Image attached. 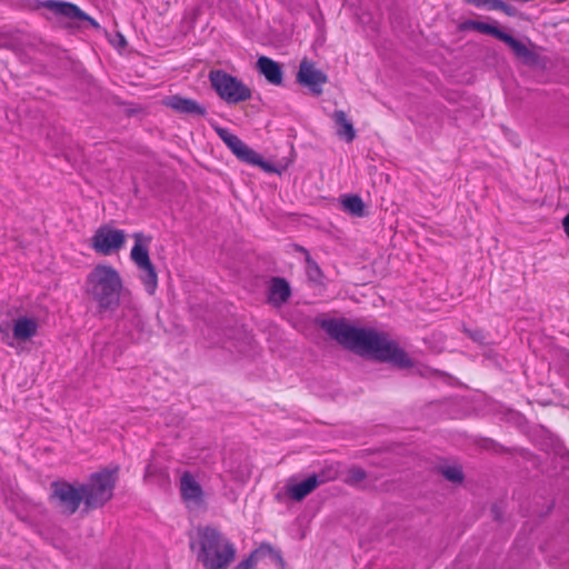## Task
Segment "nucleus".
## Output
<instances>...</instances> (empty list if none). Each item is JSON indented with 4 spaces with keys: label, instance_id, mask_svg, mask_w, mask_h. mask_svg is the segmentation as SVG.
<instances>
[{
    "label": "nucleus",
    "instance_id": "26",
    "mask_svg": "<svg viewBox=\"0 0 569 569\" xmlns=\"http://www.w3.org/2000/svg\"><path fill=\"white\" fill-rule=\"evenodd\" d=\"M349 477L351 480H353L355 482H359L361 480H363L366 478V473L362 469L360 468H352L350 471H349Z\"/></svg>",
    "mask_w": 569,
    "mask_h": 569
},
{
    "label": "nucleus",
    "instance_id": "11",
    "mask_svg": "<svg viewBox=\"0 0 569 569\" xmlns=\"http://www.w3.org/2000/svg\"><path fill=\"white\" fill-rule=\"evenodd\" d=\"M299 83L307 86L315 94L322 92V84L327 82V76L317 69L312 62L302 60L297 74Z\"/></svg>",
    "mask_w": 569,
    "mask_h": 569
},
{
    "label": "nucleus",
    "instance_id": "5",
    "mask_svg": "<svg viewBox=\"0 0 569 569\" xmlns=\"http://www.w3.org/2000/svg\"><path fill=\"white\" fill-rule=\"evenodd\" d=\"M134 246L131 249L130 258L140 271L139 279L148 295H154L158 288V274L149 257V244L151 238L141 232L133 233Z\"/></svg>",
    "mask_w": 569,
    "mask_h": 569
},
{
    "label": "nucleus",
    "instance_id": "17",
    "mask_svg": "<svg viewBox=\"0 0 569 569\" xmlns=\"http://www.w3.org/2000/svg\"><path fill=\"white\" fill-rule=\"evenodd\" d=\"M291 295L289 283L282 278H272L269 284V302L273 306H281Z\"/></svg>",
    "mask_w": 569,
    "mask_h": 569
},
{
    "label": "nucleus",
    "instance_id": "3",
    "mask_svg": "<svg viewBox=\"0 0 569 569\" xmlns=\"http://www.w3.org/2000/svg\"><path fill=\"white\" fill-rule=\"evenodd\" d=\"M84 291L100 312L113 311L120 305L123 281L119 271L108 263H98L87 274Z\"/></svg>",
    "mask_w": 569,
    "mask_h": 569
},
{
    "label": "nucleus",
    "instance_id": "9",
    "mask_svg": "<svg viewBox=\"0 0 569 569\" xmlns=\"http://www.w3.org/2000/svg\"><path fill=\"white\" fill-rule=\"evenodd\" d=\"M53 497L59 500L60 508L63 513L72 515L77 511L83 495L80 488H74L67 482H54L52 485Z\"/></svg>",
    "mask_w": 569,
    "mask_h": 569
},
{
    "label": "nucleus",
    "instance_id": "8",
    "mask_svg": "<svg viewBox=\"0 0 569 569\" xmlns=\"http://www.w3.org/2000/svg\"><path fill=\"white\" fill-rule=\"evenodd\" d=\"M124 242L126 233L123 230L103 224L96 230L91 239V247L100 254L110 256L120 250Z\"/></svg>",
    "mask_w": 569,
    "mask_h": 569
},
{
    "label": "nucleus",
    "instance_id": "7",
    "mask_svg": "<svg viewBox=\"0 0 569 569\" xmlns=\"http://www.w3.org/2000/svg\"><path fill=\"white\" fill-rule=\"evenodd\" d=\"M214 131L240 161L261 167L264 170H270L262 157L244 143L238 136L230 132V130L227 128L216 127Z\"/></svg>",
    "mask_w": 569,
    "mask_h": 569
},
{
    "label": "nucleus",
    "instance_id": "18",
    "mask_svg": "<svg viewBox=\"0 0 569 569\" xmlns=\"http://www.w3.org/2000/svg\"><path fill=\"white\" fill-rule=\"evenodd\" d=\"M335 123L338 126L337 134L347 142H351L356 138L353 124L348 120L347 114L342 110H336L332 114Z\"/></svg>",
    "mask_w": 569,
    "mask_h": 569
},
{
    "label": "nucleus",
    "instance_id": "12",
    "mask_svg": "<svg viewBox=\"0 0 569 569\" xmlns=\"http://www.w3.org/2000/svg\"><path fill=\"white\" fill-rule=\"evenodd\" d=\"M41 6L57 16H62L74 20L87 21L94 28L99 27L94 19L89 17L86 12H83L79 7H77L73 3L57 0H47L42 2Z\"/></svg>",
    "mask_w": 569,
    "mask_h": 569
},
{
    "label": "nucleus",
    "instance_id": "10",
    "mask_svg": "<svg viewBox=\"0 0 569 569\" xmlns=\"http://www.w3.org/2000/svg\"><path fill=\"white\" fill-rule=\"evenodd\" d=\"M181 499L188 508H198L203 503V490L190 471H184L179 481Z\"/></svg>",
    "mask_w": 569,
    "mask_h": 569
},
{
    "label": "nucleus",
    "instance_id": "21",
    "mask_svg": "<svg viewBox=\"0 0 569 569\" xmlns=\"http://www.w3.org/2000/svg\"><path fill=\"white\" fill-rule=\"evenodd\" d=\"M273 549L269 545H261L259 548L253 550L246 559L240 561L234 569H254L260 558L271 555Z\"/></svg>",
    "mask_w": 569,
    "mask_h": 569
},
{
    "label": "nucleus",
    "instance_id": "24",
    "mask_svg": "<svg viewBox=\"0 0 569 569\" xmlns=\"http://www.w3.org/2000/svg\"><path fill=\"white\" fill-rule=\"evenodd\" d=\"M500 40L503 41L518 58L528 59L531 57V51L527 48V46L512 36L503 32Z\"/></svg>",
    "mask_w": 569,
    "mask_h": 569
},
{
    "label": "nucleus",
    "instance_id": "6",
    "mask_svg": "<svg viewBox=\"0 0 569 569\" xmlns=\"http://www.w3.org/2000/svg\"><path fill=\"white\" fill-rule=\"evenodd\" d=\"M209 81L219 98L229 104H237L251 98V90L241 80L223 70H211Z\"/></svg>",
    "mask_w": 569,
    "mask_h": 569
},
{
    "label": "nucleus",
    "instance_id": "1",
    "mask_svg": "<svg viewBox=\"0 0 569 569\" xmlns=\"http://www.w3.org/2000/svg\"><path fill=\"white\" fill-rule=\"evenodd\" d=\"M322 328L331 338L358 355L389 362L402 369L412 366L408 355L385 332L357 328L345 320L337 319L323 321Z\"/></svg>",
    "mask_w": 569,
    "mask_h": 569
},
{
    "label": "nucleus",
    "instance_id": "4",
    "mask_svg": "<svg viewBox=\"0 0 569 569\" xmlns=\"http://www.w3.org/2000/svg\"><path fill=\"white\" fill-rule=\"evenodd\" d=\"M118 468L104 469L91 475L89 482L81 486L87 508H98L112 498Z\"/></svg>",
    "mask_w": 569,
    "mask_h": 569
},
{
    "label": "nucleus",
    "instance_id": "15",
    "mask_svg": "<svg viewBox=\"0 0 569 569\" xmlns=\"http://www.w3.org/2000/svg\"><path fill=\"white\" fill-rule=\"evenodd\" d=\"M319 485V478L316 475H312L300 482L288 483L286 486V492L288 497L291 498L292 500L301 501L308 495H310Z\"/></svg>",
    "mask_w": 569,
    "mask_h": 569
},
{
    "label": "nucleus",
    "instance_id": "2",
    "mask_svg": "<svg viewBox=\"0 0 569 569\" xmlns=\"http://www.w3.org/2000/svg\"><path fill=\"white\" fill-rule=\"evenodd\" d=\"M190 549L204 569H227L236 559L233 542L212 526H200L190 535Z\"/></svg>",
    "mask_w": 569,
    "mask_h": 569
},
{
    "label": "nucleus",
    "instance_id": "16",
    "mask_svg": "<svg viewBox=\"0 0 569 569\" xmlns=\"http://www.w3.org/2000/svg\"><path fill=\"white\" fill-rule=\"evenodd\" d=\"M257 69L271 84L279 86L282 83L281 67L272 59L268 57H260L257 60Z\"/></svg>",
    "mask_w": 569,
    "mask_h": 569
},
{
    "label": "nucleus",
    "instance_id": "13",
    "mask_svg": "<svg viewBox=\"0 0 569 569\" xmlns=\"http://www.w3.org/2000/svg\"><path fill=\"white\" fill-rule=\"evenodd\" d=\"M39 323L32 317H18L12 321V339L26 342L37 336Z\"/></svg>",
    "mask_w": 569,
    "mask_h": 569
},
{
    "label": "nucleus",
    "instance_id": "14",
    "mask_svg": "<svg viewBox=\"0 0 569 569\" xmlns=\"http://www.w3.org/2000/svg\"><path fill=\"white\" fill-rule=\"evenodd\" d=\"M166 106L179 113L184 114L204 116L207 112L206 108L199 104L196 100L180 96L169 97L166 100Z\"/></svg>",
    "mask_w": 569,
    "mask_h": 569
},
{
    "label": "nucleus",
    "instance_id": "22",
    "mask_svg": "<svg viewBox=\"0 0 569 569\" xmlns=\"http://www.w3.org/2000/svg\"><path fill=\"white\" fill-rule=\"evenodd\" d=\"M461 29L468 30L472 29L478 32L490 34L496 37L497 39H501L505 31L500 30L499 28L489 24L487 22L476 21V20H467L461 24Z\"/></svg>",
    "mask_w": 569,
    "mask_h": 569
},
{
    "label": "nucleus",
    "instance_id": "29",
    "mask_svg": "<svg viewBox=\"0 0 569 569\" xmlns=\"http://www.w3.org/2000/svg\"><path fill=\"white\" fill-rule=\"evenodd\" d=\"M7 345L10 346V347H14V342L13 341H7Z\"/></svg>",
    "mask_w": 569,
    "mask_h": 569
},
{
    "label": "nucleus",
    "instance_id": "23",
    "mask_svg": "<svg viewBox=\"0 0 569 569\" xmlns=\"http://www.w3.org/2000/svg\"><path fill=\"white\" fill-rule=\"evenodd\" d=\"M341 207L346 212H349L356 217L365 216V204L358 196H346L341 200Z\"/></svg>",
    "mask_w": 569,
    "mask_h": 569
},
{
    "label": "nucleus",
    "instance_id": "28",
    "mask_svg": "<svg viewBox=\"0 0 569 569\" xmlns=\"http://www.w3.org/2000/svg\"><path fill=\"white\" fill-rule=\"evenodd\" d=\"M152 473V467L149 465L147 468H146V475L144 477L146 478H149Z\"/></svg>",
    "mask_w": 569,
    "mask_h": 569
},
{
    "label": "nucleus",
    "instance_id": "25",
    "mask_svg": "<svg viewBox=\"0 0 569 569\" xmlns=\"http://www.w3.org/2000/svg\"><path fill=\"white\" fill-rule=\"evenodd\" d=\"M442 475L446 479L460 482L463 479L462 470L459 466H447L442 469Z\"/></svg>",
    "mask_w": 569,
    "mask_h": 569
},
{
    "label": "nucleus",
    "instance_id": "20",
    "mask_svg": "<svg viewBox=\"0 0 569 569\" xmlns=\"http://www.w3.org/2000/svg\"><path fill=\"white\" fill-rule=\"evenodd\" d=\"M465 2L472 4L477 8H483L488 10H500L509 17H513L517 13L516 8L505 3L502 0H463Z\"/></svg>",
    "mask_w": 569,
    "mask_h": 569
},
{
    "label": "nucleus",
    "instance_id": "19",
    "mask_svg": "<svg viewBox=\"0 0 569 569\" xmlns=\"http://www.w3.org/2000/svg\"><path fill=\"white\" fill-rule=\"evenodd\" d=\"M124 310H128V313H124L123 317H130V325L131 329L129 330L128 335L130 336L131 340H138L140 337V333L143 331L144 322L143 319L139 312V309L134 302H130L129 305L124 306Z\"/></svg>",
    "mask_w": 569,
    "mask_h": 569
},
{
    "label": "nucleus",
    "instance_id": "27",
    "mask_svg": "<svg viewBox=\"0 0 569 569\" xmlns=\"http://www.w3.org/2000/svg\"><path fill=\"white\" fill-rule=\"evenodd\" d=\"M562 227H563V230H565L567 237L569 238V213L563 218Z\"/></svg>",
    "mask_w": 569,
    "mask_h": 569
}]
</instances>
